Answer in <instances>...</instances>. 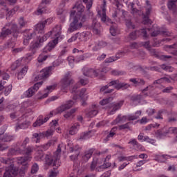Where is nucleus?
<instances>
[{
	"label": "nucleus",
	"instance_id": "nucleus-37",
	"mask_svg": "<svg viewBox=\"0 0 177 177\" xmlns=\"http://www.w3.org/2000/svg\"><path fill=\"white\" fill-rule=\"evenodd\" d=\"M111 102H113V97H109L101 100L100 104H101V106H106V104H109V103H111Z\"/></svg>",
	"mask_w": 177,
	"mask_h": 177
},
{
	"label": "nucleus",
	"instance_id": "nucleus-42",
	"mask_svg": "<svg viewBox=\"0 0 177 177\" xmlns=\"http://www.w3.org/2000/svg\"><path fill=\"white\" fill-rule=\"evenodd\" d=\"M125 21H126L127 27H128L129 28H132L133 30H135V25L132 24V21H131V19H126Z\"/></svg>",
	"mask_w": 177,
	"mask_h": 177
},
{
	"label": "nucleus",
	"instance_id": "nucleus-31",
	"mask_svg": "<svg viewBox=\"0 0 177 177\" xmlns=\"http://www.w3.org/2000/svg\"><path fill=\"white\" fill-rule=\"evenodd\" d=\"M30 127V122L29 121H25L21 124H17L16 126V130L17 129H27Z\"/></svg>",
	"mask_w": 177,
	"mask_h": 177
},
{
	"label": "nucleus",
	"instance_id": "nucleus-56",
	"mask_svg": "<svg viewBox=\"0 0 177 177\" xmlns=\"http://www.w3.org/2000/svg\"><path fill=\"white\" fill-rule=\"evenodd\" d=\"M10 92H12V85L11 84H10L8 87L6 88L4 94L6 96H8V95H9V93H10Z\"/></svg>",
	"mask_w": 177,
	"mask_h": 177
},
{
	"label": "nucleus",
	"instance_id": "nucleus-63",
	"mask_svg": "<svg viewBox=\"0 0 177 177\" xmlns=\"http://www.w3.org/2000/svg\"><path fill=\"white\" fill-rule=\"evenodd\" d=\"M80 88V84H75L71 89V93H77V90Z\"/></svg>",
	"mask_w": 177,
	"mask_h": 177
},
{
	"label": "nucleus",
	"instance_id": "nucleus-41",
	"mask_svg": "<svg viewBox=\"0 0 177 177\" xmlns=\"http://www.w3.org/2000/svg\"><path fill=\"white\" fill-rule=\"evenodd\" d=\"M0 162H2L3 164H6L7 165H12V161L9 158L5 159L3 158H0Z\"/></svg>",
	"mask_w": 177,
	"mask_h": 177
},
{
	"label": "nucleus",
	"instance_id": "nucleus-8",
	"mask_svg": "<svg viewBox=\"0 0 177 177\" xmlns=\"http://www.w3.org/2000/svg\"><path fill=\"white\" fill-rule=\"evenodd\" d=\"M74 105V101L68 100L66 101L65 103H63L56 109V114H62L64 111L66 110H70L71 107Z\"/></svg>",
	"mask_w": 177,
	"mask_h": 177
},
{
	"label": "nucleus",
	"instance_id": "nucleus-12",
	"mask_svg": "<svg viewBox=\"0 0 177 177\" xmlns=\"http://www.w3.org/2000/svg\"><path fill=\"white\" fill-rule=\"evenodd\" d=\"M46 162L48 165H52L53 164L54 171H56V169H57V168L60 166L59 159L56 158L53 159L52 157L49 156V155L46 156Z\"/></svg>",
	"mask_w": 177,
	"mask_h": 177
},
{
	"label": "nucleus",
	"instance_id": "nucleus-15",
	"mask_svg": "<svg viewBox=\"0 0 177 177\" xmlns=\"http://www.w3.org/2000/svg\"><path fill=\"white\" fill-rule=\"evenodd\" d=\"M51 127L50 128V129H48L46 133H45V136L46 138H49V136H52V135H53V132H55V130L56 129V127H57V129H58L59 131V123L57 122V120H53V122L50 123Z\"/></svg>",
	"mask_w": 177,
	"mask_h": 177
},
{
	"label": "nucleus",
	"instance_id": "nucleus-32",
	"mask_svg": "<svg viewBox=\"0 0 177 177\" xmlns=\"http://www.w3.org/2000/svg\"><path fill=\"white\" fill-rule=\"evenodd\" d=\"M28 70V66H24V68H22L20 72L18 73V75H17L18 80H21L24 77V75L27 74Z\"/></svg>",
	"mask_w": 177,
	"mask_h": 177
},
{
	"label": "nucleus",
	"instance_id": "nucleus-30",
	"mask_svg": "<svg viewBox=\"0 0 177 177\" xmlns=\"http://www.w3.org/2000/svg\"><path fill=\"white\" fill-rule=\"evenodd\" d=\"M80 128V123H75L70 129L69 133L70 135H75L78 132V129Z\"/></svg>",
	"mask_w": 177,
	"mask_h": 177
},
{
	"label": "nucleus",
	"instance_id": "nucleus-10",
	"mask_svg": "<svg viewBox=\"0 0 177 177\" xmlns=\"http://www.w3.org/2000/svg\"><path fill=\"white\" fill-rule=\"evenodd\" d=\"M42 84H44V82H39L35 84L33 86L29 88L25 93L26 97H31L34 96L35 92L39 89V86H41Z\"/></svg>",
	"mask_w": 177,
	"mask_h": 177
},
{
	"label": "nucleus",
	"instance_id": "nucleus-11",
	"mask_svg": "<svg viewBox=\"0 0 177 177\" xmlns=\"http://www.w3.org/2000/svg\"><path fill=\"white\" fill-rule=\"evenodd\" d=\"M124 104V100H120L118 102L116 103H111L108 105V109L113 108L111 111L108 112V113L111 115L115 113L118 110H120L121 107H122Z\"/></svg>",
	"mask_w": 177,
	"mask_h": 177
},
{
	"label": "nucleus",
	"instance_id": "nucleus-53",
	"mask_svg": "<svg viewBox=\"0 0 177 177\" xmlns=\"http://www.w3.org/2000/svg\"><path fill=\"white\" fill-rule=\"evenodd\" d=\"M92 131H89L88 132L84 133L83 136L81 137L82 139H89V138H92Z\"/></svg>",
	"mask_w": 177,
	"mask_h": 177
},
{
	"label": "nucleus",
	"instance_id": "nucleus-49",
	"mask_svg": "<svg viewBox=\"0 0 177 177\" xmlns=\"http://www.w3.org/2000/svg\"><path fill=\"white\" fill-rule=\"evenodd\" d=\"M78 18V21L80 20V23H85V21H86V15H77L76 16Z\"/></svg>",
	"mask_w": 177,
	"mask_h": 177
},
{
	"label": "nucleus",
	"instance_id": "nucleus-35",
	"mask_svg": "<svg viewBox=\"0 0 177 177\" xmlns=\"http://www.w3.org/2000/svg\"><path fill=\"white\" fill-rule=\"evenodd\" d=\"M10 156H15V154H21V148H12L9 150Z\"/></svg>",
	"mask_w": 177,
	"mask_h": 177
},
{
	"label": "nucleus",
	"instance_id": "nucleus-52",
	"mask_svg": "<svg viewBox=\"0 0 177 177\" xmlns=\"http://www.w3.org/2000/svg\"><path fill=\"white\" fill-rule=\"evenodd\" d=\"M38 165L37 163H34L32 169H31V174H37V172H38Z\"/></svg>",
	"mask_w": 177,
	"mask_h": 177
},
{
	"label": "nucleus",
	"instance_id": "nucleus-17",
	"mask_svg": "<svg viewBox=\"0 0 177 177\" xmlns=\"http://www.w3.org/2000/svg\"><path fill=\"white\" fill-rule=\"evenodd\" d=\"M9 26L10 24H6L5 25L4 27L1 28V31L0 32V35L2 39H5V38H7V37H9V35H12V30L6 28V27H9Z\"/></svg>",
	"mask_w": 177,
	"mask_h": 177
},
{
	"label": "nucleus",
	"instance_id": "nucleus-6",
	"mask_svg": "<svg viewBox=\"0 0 177 177\" xmlns=\"http://www.w3.org/2000/svg\"><path fill=\"white\" fill-rule=\"evenodd\" d=\"M74 84V80L71 78V75L70 72H68L65 74L64 77L61 80L60 86L62 91H64V89L68 88L70 85Z\"/></svg>",
	"mask_w": 177,
	"mask_h": 177
},
{
	"label": "nucleus",
	"instance_id": "nucleus-9",
	"mask_svg": "<svg viewBox=\"0 0 177 177\" xmlns=\"http://www.w3.org/2000/svg\"><path fill=\"white\" fill-rule=\"evenodd\" d=\"M78 17H74L73 21L70 24V27L68 29L69 32H73V31H77L82 27V22H78Z\"/></svg>",
	"mask_w": 177,
	"mask_h": 177
},
{
	"label": "nucleus",
	"instance_id": "nucleus-40",
	"mask_svg": "<svg viewBox=\"0 0 177 177\" xmlns=\"http://www.w3.org/2000/svg\"><path fill=\"white\" fill-rule=\"evenodd\" d=\"M132 102H136L137 103H140V100H142V95H133L131 97Z\"/></svg>",
	"mask_w": 177,
	"mask_h": 177
},
{
	"label": "nucleus",
	"instance_id": "nucleus-50",
	"mask_svg": "<svg viewBox=\"0 0 177 177\" xmlns=\"http://www.w3.org/2000/svg\"><path fill=\"white\" fill-rule=\"evenodd\" d=\"M28 142H30V138H28V137H26L21 145V147L19 149H26V147L27 146V143H28Z\"/></svg>",
	"mask_w": 177,
	"mask_h": 177
},
{
	"label": "nucleus",
	"instance_id": "nucleus-33",
	"mask_svg": "<svg viewBox=\"0 0 177 177\" xmlns=\"http://www.w3.org/2000/svg\"><path fill=\"white\" fill-rule=\"evenodd\" d=\"M128 120V116L123 115L121 117V115H118L116 119L114 120L115 124H118L119 122H125Z\"/></svg>",
	"mask_w": 177,
	"mask_h": 177
},
{
	"label": "nucleus",
	"instance_id": "nucleus-22",
	"mask_svg": "<svg viewBox=\"0 0 177 177\" xmlns=\"http://www.w3.org/2000/svg\"><path fill=\"white\" fill-rule=\"evenodd\" d=\"M99 27H100V24L97 23V19L96 18L93 19V24H92L93 32H94L97 35L100 34V30H99Z\"/></svg>",
	"mask_w": 177,
	"mask_h": 177
},
{
	"label": "nucleus",
	"instance_id": "nucleus-1",
	"mask_svg": "<svg viewBox=\"0 0 177 177\" xmlns=\"http://www.w3.org/2000/svg\"><path fill=\"white\" fill-rule=\"evenodd\" d=\"M54 35L53 38H57L60 39V35L62 34V25H57L53 28V30L49 31L48 33L44 36H37V39L32 41L29 46V50L32 52V55H35L38 48H41L42 44L52 35Z\"/></svg>",
	"mask_w": 177,
	"mask_h": 177
},
{
	"label": "nucleus",
	"instance_id": "nucleus-18",
	"mask_svg": "<svg viewBox=\"0 0 177 177\" xmlns=\"http://www.w3.org/2000/svg\"><path fill=\"white\" fill-rule=\"evenodd\" d=\"M35 36V32H31L30 30H26L24 32V45H28V41Z\"/></svg>",
	"mask_w": 177,
	"mask_h": 177
},
{
	"label": "nucleus",
	"instance_id": "nucleus-3",
	"mask_svg": "<svg viewBox=\"0 0 177 177\" xmlns=\"http://www.w3.org/2000/svg\"><path fill=\"white\" fill-rule=\"evenodd\" d=\"M33 151L34 147L32 146H28L23 149L21 148V154H24V156L17 158V164H28V162H30L32 158L31 153Z\"/></svg>",
	"mask_w": 177,
	"mask_h": 177
},
{
	"label": "nucleus",
	"instance_id": "nucleus-38",
	"mask_svg": "<svg viewBox=\"0 0 177 177\" xmlns=\"http://www.w3.org/2000/svg\"><path fill=\"white\" fill-rule=\"evenodd\" d=\"M44 136H45V134H44L43 133H35L32 135V138L37 139L36 141V143H38L41 138H44Z\"/></svg>",
	"mask_w": 177,
	"mask_h": 177
},
{
	"label": "nucleus",
	"instance_id": "nucleus-44",
	"mask_svg": "<svg viewBox=\"0 0 177 177\" xmlns=\"http://www.w3.org/2000/svg\"><path fill=\"white\" fill-rule=\"evenodd\" d=\"M97 115V110L96 109L91 110L87 113L88 117H89L90 118H92Z\"/></svg>",
	"mask_w": 177,
	"mask_h": 177
},
{
	"label": "nucleus",
	"instance_id": "nucleus-54",
	"mask_svg": "<svg viewBox=\"0 0 177 177\" xmlns=\"http://www.w3.org/2000/svg\"><path fill=\"white\" fill-rule=\"evenodd\" d=\"M166 133H174V135H177V128L169 127L168 131Z\"/></svg>",
	"mask_w": 177,
	"mask_h": 177
},
{
	"label": "nucleus",
	"instance_id": "nucleus-48",
	"mask_svg": "<svg viewBox=\"0 0 177 177\" xmlns=\"http://www.w3.org/2000/svg\"><path fill=\"white\" fill-rule=\"evenodd\" d=\"M167 32L166 31H161V30H155L151 32V37H157L158 35H160V34H165Z\"/></svg>",
	"mask_w": 177,
	"mask_h": 177
},
{
	"label": "nucleus",
	"instance_id": "nucleus-29",
	"mask_svg": "<svg viewBox=\"0 0 177 177\" xmlns=\"http://www.w3.org/2000/svg\"><path fill=\"white\" fill-rule=\"evenodd\" d=\"M68 60H75L76 62H81V60H84V55H82V53H80V54H76L75 57H68Z\"/></svg>",
	"mask_w": 177,
	"mask_h": 177
},
{
	"label": "nucleus",
	"instance_id": "nucleus-4",
	"mask_svg": "<svg viewBox=\"0 0 177 177\" xmlns=\"http://www.w3.org/2000/svg\"><path fill=\"white\" fill-rule=\"evenodd\" d=\"M109 86H114L115 89L120 91V89H128V88H129L130 85L127 83L121 82L118 80H113V81L110 82L109 83V84L102 86L100 88V92H104V91H106V89H109Z\"/></svg>",
	"mask_w": 177,
	"mask_h": 177
},
{
	"label": "nucleus",
	"instance_id": "nucleus-61",
	"mask_svg": "<svg viewBox=\"0 0 177 177\" xmlns=\"http://www.w3.org/2000/svg\"><path fill=\"white\" fill-rule=\"evenodd\" d=\"M142 46H144L148 50L151 48V46H150V41L142 42Z\"/></svg>",
	"mask_w": 177,
	"mask_h": 177
},
{
	"label": "nucleus",
	"instance_id": "nucleus-47",
	"mask_svg": "<svg viewBox=\"0 0 177 177\" xmlns=\"http://www.w3.org/2000/svg\"><path fill=\"white\" fill-rule=\"evenodd\" d=\"M161 68L162 70H165V71H169V72L174 71V68H172L171 66H167L165 64L161 65Z\"/></svg>",
	"mask_w": 177,
	"mask_h": 177
},
{
	"label": "nucleus",
	"instance_id": "nucleus-2",
	"mask_svg": "<svg viewBox=\"0 0 177 177\" xmlns=\"http://www.w3.org/2000/svg\"><path fill=\"white\" fill-rule=\"evenodd\" d=\"M19 165H22L20 169L15 167V165H10L6 169V171L3 177H12V175L14 176L24 177L26 175V171L28 169V163H18Z\"/></svg>",
	"mask_w": 177,
	"mask_h": 177
},
{
	"label": "nucleus",
	"instance_id": "nucleus-62",
	"mask_svg": "<svg viewBox=\"0 0 177 177\" xmlns=\"http://www.w3.org/2000/svg\"><path fill=\"white\" fill-rule=\"evenodd\" d=\"M115 60H117L115 57H110L105 60V63H113V62H115Z\"/></svg>",
	"mask_w": 177,
	"mask_h": 177
},
{
	"label": "nucleus",
	"instance_id": "nucleus-7",
	"mask_svg": "<svg viewBox=\"0 0 177 177\" xmlns=\"http://www.w3.org/2000/svg\"><path fill=\"white\" fill-rule=\"evenodd\" d=\"M51 71L52 66L41 70L37 75L35 76L34 81L37 82V81H41V80H45V78L49 77Z\"/></svg>",
	"mask_w": 177,
	"mask_h": 177
},
{
	"label": "nucleus",
	"instance_id": "nucleus-5",
	"mask_svg": "<svg viewBox=\"0 0 177 177\" xmlns=\"http://www.w3.org/2000/svg\"><path fill=\"white\" fill-rule=\"evenodd\" d=\"M106 0H103V4H102V12L99 11L98 12V16L100 19H101V21L104 23V24H106V26H110V24H113V22L107 17L106 15Z\"/></svg>",
	"mask_w": 177,
	"mask_h": 177
},
{
	"label": "nucleus",
	"instance_id": "nucleus-27",
	"mask_svg": "<svg viewBox=\"0 0 177 177\" xmlns=\"http://www.w3.org/2000/svg\"><path fill=\"white\" fill-rule=\"evenodd\" d=\"M73 9H76L77 10V12H76V15L75 16H80V15L82 14V12H84V10H85V6H82V4H78V5H75Z\"/></svg>",
	"mask_w": 177,
	"mask_h": 177
},
{
	"label": "nucleus",
	"instance_id": "nucleus-36",
	"mask_svg": "<svg viewBox=\"0 0 177 177\" xmlns=\"http://www.w3.org/2000/svg\"><path fill=\"white\" fill-rule=\"evenodd\" d=\"M85 92H86V88H82L80 91V93L79 94V96L82 100H88V96L86 94H85Z\"/></svg>",
	"mask_w": 177,
	"mask_h": 177
},
{
	"label": "nucleus",
	"instance_id": "nucleus-57",
	"mask_svg": "<svg viewBox=\"0 0 177 177\" xmlns=\"http://www.w3.org/2000/svg\"><path fill=\"white\" fill-rule=\"evenodd\" d=\"M110 31H111V35H113V37H115V35L117 34L115 26H114V25L111 26L110 28Z\"/></svg>",
	"mask_w": 177,
	"mask_h": 177
},
{
	"label": "nucleus",
	"instance_id": "nucleus-58",
	"mask_svg": "<svg viewBox=\"0 0 177 177\" xmlns=\"http://www.w3.org/2000/svg\"><path fill=\"white\" fill-rule=\"evenodd\" d=\"M125 55V52L124 51H119L116 55L115 59L116 60H118V59H121V57H123V56Z\"/></svg>",
	"mask_w": 177,
	"mask_h": 177
},
{
	"label": "nucleus",
	"instance_id": "nucleus-39",
	"mask_svg": "<svg viewBox=\"0 0 177 177\" xmlns=\"http://www.w3.org/2000/svg\"><path fill=\"white\" fill-rule=\"evenodd\" d=\"M148 50H149L151 56H154V57H160L158 55V52H157V50H156V49L149 48Z\"/></svg>",
	"mask_w": 177,
	"mask_h": 177
},
{
	"label": "nucleus",
	"instance_id": "nucleus-19",
	"mask_svg": "<svg viewBox=\"0 0 177 177\" xmlns=\"http://www.w3.org/2000/svg\"><path fill=\"white\" fill-rule=\"evenodd\" d=\"M48 24V19L41 21L35 26V32L37 34H44L45 26Z\"/></svg>",
	"mask_w": 177,
	"mask_h": 177
},
{
	"label": "nucleus",
	"instance_id": "nucleus-28",
	"mask_svg": "<svg viewBox=\"0 0 177 177\" xmlns=\"http://www.w3.org/2000/svg\"><path fill=\"white\" fill-rule=\"evenodd\" d=\"M69 151L71 153H74V154H77V156H80V154H81V147H80V145L71 147L69 148Z\"/></svg>",
	"mask_w": 177,
	"mask_h": 177
},
{
	"label": "nucleus",
	"instance_id": "nucleus-13",
	"mask_svg": "<svg viewBox=\"0 0 177 177\" xmlns=\"http://www.w3.org/2000/svg\"><path fill=\"white\" fill-rule=\"evenodd\" d=\"M136 34H140L141 35H142L143 38H147V30H146V29L145 28L140 29L136 32H131L129 34V38L133 40L136 39L138 38V36Z\"/></svg>",
	"mask_w": 177,
	"mask_h": 177
},
{
	"label": "nucleus",
	"instance_id": "nucleus-21",
	"mask_svg": "<svg viewBox=\"0 0 177 177\" xmlns=\"http://www.w3.org/2000/svg\"><path fill=\"white\" fill-rule=\"evenodd\" d=\"M10 30L13 38H17V37H19V34H20V28H19L17 24H12Z\"/></svg>",
	"mask_w": 177,
	"mask_h": 177
},
{
	"label": "nucleus",
	"instance_id": "nucleus-20",
	"mask_svg": "<svg viewBox=\"0 0 177 177\" xmlns=\"http://www.w3.org/2000/svg\"><path fill=\"white\" fill-rule=\"evenodd\" d=\"M106 46H107V42L103 40L98 41L95 43V46L93 48V52H97V50L103 49V48H106Z\"/></svg>",
	"mask_w": 177,
	"mask_h": 177
},
{
	"label": "nucleus",
	"instance_id": "nucleus-25",
	"mask_svg": "<svg viewBox=\"0 0 177 177\" xmlns=\"http://www.w3.org/2000/svg\"><path fill=\"white\" fill-rule=\"evenodd\" d=\"M151 12V7H149L148 8L146 9V12L143 15V17L145 19L143 21L144 24H149V23H150V19H149V16H150Z\"/></svg>",
	"mask_w": 177,
	"mask_h": 177
},
{
	"label": "nucleus",
	"instance_id": "nucleus-16",
	"mask_svg": "<svg viewBox=\"0 0 177 177\" xmlns=\"http://www.w3.org/2000/svg\"><path fill=\"white\" fill-rule=\"evenodd\" d=\"M50 3V0H42L41 3L39 6L37 13L39 15H42L43 13H46V5Z\"/></svg>",
	"mask_w": 177,
	"mask_h": 177
},
{
	"label": "nucleus",
	"instance_id": "nucleus-55",
	"mask_svg": "<svg viewBox=\"0 0 177 177\" xmlns=\"http://www.w3.org/2000/svg\"><path fill=\"white\" fill-rule=\"evenodd\" d=\"M129 124H131V122H127L124 124L119 126L120 131H122V129H129Z\"/></svg>",
	"mask_w": 177,
	"mask_h": 177
},
{
	"label": "nucleus",
	"instance_id": "nucleus-14",
	"mask_svg": "<svg viewBox=\"0 0 177 177\" xmlns=\"http://www.w3.org/2000/svg\"><path fill=\"white\" fill-rule=\"evenodd\" d=\"M53 40L50 41L48 44L46 46V48L43 50V55H45L46 52H50L52 49L55 48V46H56L57 44L59 43V39H57L56 37H53Z\"/></svg>",
	"mask_w": 177,
	"mask_h": 177
},
{
	"label": "nucleus",
	"instance_id": "nucleus-60",
	"mask_svg": "<svg viewBox=\"0 0 177 177\" xmlns=\"http://www.w3.org/2000/svg\"><path fill=\"white\" fill-rule=\"evenodd\" d=\"M139 118V115H129L127 118V120L129 121H135V120H138Z\"/></svg>",
	"mask_w": 177,
	"mask_h": 177
},
{
	"label": "nucleus",
	"instance_id": "nucleus-23",
	"mask_svg": "<svg viewBox=\"0 0 177 177\" xmlns=\"http://www.w3.org/2000/svg\"><path fill=\"white\" fill-rule=\"evenodd\" d=\"M93 151H95V149H91L88 151H86L84 153V155L82 156V160L86 162L89 160V158L92 157V155L93 154Z\"/></svg>",
	"mask_w": 177,
	"mask_h": 177
},
{
	"label": "nucleus",
	"instance_id": "nucleus-64",
	"mask_svg": "<svg viewBox=\"0 0 177 177\" xmlns=\"http://www.w3.org/2000/svg\"><path fill=\"white\" fill-rule=\"evenodd\" d=\"M106 124H107V122L106 121L103 120V121L98 122L96 124V127H97V128H100V127H104V125H106Z\"/></svg>",
	"mask_w": 177,
	"mask_h": 177
},
{
	"label": "nucleus",
	"instance_id": "nucleus-46",
	"mask_svg": "<svg viewBox=\"0 0 177 177\" xmlns=\"http://www.w3.org/2000/svg\"><path fill=\"white\" fill-rule=\"evenodd\" d=\"M19 24L20 26V28H23V27H26V24H27V22L24 21V18L23 17H21L19 19Z\"/></svg>",
	"mask_w": 177,
	"mask_h": 177
},
{
	"label": "nucleus",
	"instance_id": "nucleus-26",
	"mask_svg": "<svg viewBox=\"0 0 177 177\" xmlns=\"http://www.w3.org/2000/svg\"><path fill=\"white\" fill-rule=\"evenodd\" d=\"M84 75L86 77H91V78L93 77H97V71L95 69H88L86 73H84Z\"/></svg>",
	"mask_w": 177,
	"mask_h": 177
},
{
	"label": "nucleus",
	"instance_id": "nucleus-43",
	"mask_svg": "<svg viewBox=\"0 0 177 177\" xmlns=\"http://www.w3.org/2000/svg\"><path fill=\"white\" fill-rule=\"evenodd\" d=\"M43 124L44 120H42L41 119H38L33 123V127L35 128H37V127H41V125H43Z\"/></svg>",
	"mask_w": 177,
	"mask_h": 177
},
{
	"label": "nucleus",
	"instance_id": "nucleus-45",
	"mask_svg": "<svg viewBox=\"0 0 177 177\" xmlns=\"http://www.w3.org/2000/svg\"><path fill=\"white\" fill-rule=\"evenodd\" d=\"M128 145H131L133 147H136V146H139V142H138V140L135 138H132L130 140V142H128Z\"/></svg>",
	"mask_w": 177,
	"mask_h": 177
},
{
	"label": "nucleus",
	"instance_id": "nucleus-59",
	"mask_svg": "<svg viewBox=\"0 0 177 177\" xmlns=\"http://www.w3.org/2000/svg\"><path fill=\"white\" fill-rule=\"evenodd\" d=\"M144 142H147L148 143H151V145H154V140L151 139L149 136H145L143 139Z\"/></svg>",
	"mask_w": 177,
	"mask_h": 177
},
{
	"label": "nucleus",
	"instance_id": "nucleus-34",
	"mask_svg": "<svg viewBox=\"0 0 177 177\" xmlns=\"http://www.w3.org/2000/svg\"><path fill=\"white\" fill-rule=\"evenodd\" d=\"M175 1H173L172 0L170 1L169 3H168V8L170 10H172L173 13H177L176 12V4H175Z\"/></svg>",
	"mask_w": 177,
	"mask_h": 177
},
{
	"label": "nucleus",
	"instance_id": "nucleus-24",
	"mask_svg": "<svg viewBox=\"0 0 177 177\" xmlns=\"http://www.w3.org/2000/svg\"><path fill=\"white\" fill-rule=\"evenodd\" d=\"M14 140L15 137L13 136L0 133V140H2V142H12Z\"/></svg>",
	"mask_w": 177,
	"mask_h": 177
},
{
	"label": "nucleus",
	"instance_id": "nucleus-51",
	"mask_svg": "<svg viewBox=\"0 0 177 177\" xmlns=\"http://www.w3.org/2000/svg\"><path fill=\"white\" fill-rule=\"evenodd\" d=\"M48 55H40L37 59L39 63H42L43 62H45L46 59H48Z\"/></svg>",
	"mask_w": 177,
	"mask_h": 177
}]
</instances>
